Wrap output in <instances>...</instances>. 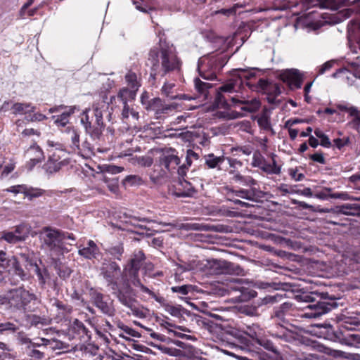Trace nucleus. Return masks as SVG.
<instances>
[{
	"label": "nucleus",
	"mask_w": 360,
	"mask_h": 360,
	"mask_svg": "<svg viewBox=\"0 0 360 360\" xmlns=\"http://www.w3.org/2000/svg\"><path fill=\"white\" fill-rule=\"evenodd\" d=\"M146 65L150 67V79L155 80L157 77H165L170 72H179L182 61L169 46L151 49L148 53Z\"/></svg>",
	"instance_id": "f257e3e1"
},
{
	"label": "nucleus",
	"mask_w": 360,
	"mask_h": 360,
	"mask_svg": "<svg viewBox=\"0 0 360 360\" xmlns=\"http://www.w3.org/2000/svg\"><path fill=\"white\" fill-rule=\"evenodd\" d=\"M178 269H181V271H200L210 275H243L244 271L238 264L218 259L206 260L205 262L198 259H192L188 262L181 261L178 264Z\"/></svg>",
	"instance_id": "f03ea898"
},
{
	"label": "nucleus",
	"mask_w": 360,
	"mask_h": 360,
	"mask_svg": "<svg viewBox=\"0 0 360 360\" xmlns=\"http://www.w3.org/2000/svg\"><path fill=\"white\" fill-rule=\"evenodd\" d=\"M296 299L298 301L308 303L304 309H308L309 311L304 312L302 315V317L304 318H317L338 306L336 300L329 297L328 293L302 292L296 295Z\"/></svg>",
	"instance_id": "7ed1b4c3"
},
{
	"label": "nucleus",
	"mask_w": 360,
	"mask_h": 360,
	"mask_svg": "<svg viewBox=\"0 0 360 360\" xmlns=\"http://www.w3.org/2000/svg\"><path fill=\"white\" fill-rule=\"evenodd\" d=\"M107 109L108 105L105 101H101L94 104L92 110L86 109L82 114L81 123L94 141L100 140L102 136L105 127L103 112Z\"/></svg>",
	"instance_id": "20e7f679"
},
{
	"label": "nucleus",
	"mask_w": 360,
	"mask_h": 360,
	"mask_svg": "<svg viewBox=\"0 0 360 360\" xmlns=\"http://www.w3.org/2000/svg\"><path fill=\"white\" fill-rule=\"evenodd\" d=\"M7 300L9 308L13 311L27 314L37 312L39 309L37 295L23 287L9 290Z\"/></svg>",
	"instance_id": "39448f33"
},
{
	"label": "nucleus",
	"mask_w": 360,
	"mask_h": 360,
	"mask_svg": "<svg viewBox=\"0 0 360 360\" xmlns=\"http://www.w3.org/2000/svg\"><path fill=\"white\" fill-rule=\"evenodd\" d=\"M112 294L117 298L118 301L124 307L128 308L132 314L138 318H146L148 310L144 308L136 300V293L131 287L129 281L117 284V286H112Z\"/></svg>",
	"instance_id": "423d86ee"
},
{
	"label": "nucleus",
	"mask_w": 360,
	"mask_h": 360,
	"mask_svg": "<svg viewBox=\"0 0 360 360\" xmlns=\"http://www.w3.org/2000/svg\"><path fill=\"white\" fill-rule=\"evenodd\" d=\"M145 260L146 256L142 250L135 251L125 269L127 274L133 285L139 288L142 292L149 295L156 302L162 304L165 302V298L142 284L139 277V270L143 266Z\"/></svg>",
	"instance_id": "0eeeda50"
},
{
	"label": "nucleus",
	"mask_w": 360,
	"mask_h": 360,
	"mask_svg": "<svg viewBox=\"0 0 360 360\" xmlns=\"http://www.w3.org/2000/svg\"><path fill=\"white\" fill-rule=\"evenodd\" d=\"M159 165H155L153 172L150 174V179L157 183L160 179L165 176L166 172L173 173L178 170L181 163L178 152L172 148L162 150V153L159 157Z\"/></svg>",
	"instance_id": "6e6552de"
},
{
	"label": "nucleus",
	"mask_w": 360,
	"mask_h": 360,
	"mask_svg": "<svg viewBox=\"0 0 360 360\" xmlns=\"http://www.w3.org/2000/svg\"><path fill=\"white\" fill-rule=\"evenodd\" d=\"M224 190L226 191L225 195L226 198L229 200L232 201L236 205H239L241 207H248L250 205L238 199V198L246 199L252 202H258L264 195V193L263 191L256 188H250L248 189L239 188L238 190H235L232 188L226 187L224 188Z\"/></svg>",
	"instance_id": "1a4fd4ad"
},
{
	"label": "nucleus",
	"mask_w": 360,
	"mask_h": 360,
	"mask_svg": "<svg viewBox=\"0 0 360 360\" xmlns=\"http://www.w3.org/2000/svg\"><path fill=\"white\" fill-rule=\"evenodd\" d=\"M39 238L43 247L51 251L58 252L63 249L66 236L62 231L45 226L39 233Z\"/></svg>",
	"instance_id": "9d476101"
},
{
	"label": "nucleus",
	"mask_w": 360,
	"mask_h": 360,
	"mask_svg": "<svg viewBox=\"0 0 360 360\" xmlns=\"http://www.w3.org/2000/svg\"><path fill=\"white\" fill-rule=\"evenodd\" d=\"M90 300L92 304L98 309L103 314L113 316L115 314V309L113 304V300L109 295L102 293L95 288L89 290Z\"/></svg>",
	"instance_id": "9b49d317"
},
{
	"label": "nucleus",
	"mask_w": 360,
	"mask_h": 360,
	"mask_svg": "<svg viewBox=\"0 0 360 360\" xmlns=\"http://www.w3.org/2000/svg\"><path fill=\"white\" fill-rule=\"evenodd\" d=\"M358 326L356 322L345 321L340 328V342L349 346L360 347V331L356 330Z\"/></svg>",
	"instance_id": "f8f14e48"
},
{
	"label": "nucleus",
	"mask_w": 360,
	"mask_h": 360,
	"mask_svg": "<svg viewBox=\"0 0 360 360\" xmlns=\"http://www.w3.org/2000/svg\"><path fill=\"white\" fill-rule=\"evenodd\" d=\"M270 157L271 158V163L267 162L265 158L259 151H256L253 154L252 165L259 168L266 174H280L281 166L277 165L276 160V155L271 153Z\"/></svg>",
	"instance_id": "ddd939ff"
},
{
	"label": "nucleus",
	"mask_w": 360,
	"mask_h": 360,
	"mask_svg": "<svg viewBox=\"0 0 360 360\" xmlns=\"http://www.w3.org/2000/svg\"><path fill=\"white\" fill-rule=\"evenodd\" d=\"M22 342L25 345L24 353L30 360H42L46 356V350L39 338L34 341L29 338H22Z\"/></svg>",
	"instance_id": "4468645a"
},
{
	"label": "nucleus",
	"mask_w": 360,
	"mask_h": 360,
	"mask_svg": "<svg viewBox=\"0 0 360 360\" xmlns=\"http://www.w3.org/2000/svg\"><path fill=\"white\" fill-rule=\"evenodd\" d=\"M100 273L107 281L108 285H111V287L117 286V284H118L117 280L121 273L120 267L117 262L111 259H104L100 267Z\"/></svg>",
	"instance_id": "2eb2a0df"
},
{
	"label": "nucleus",
	"mask_w": 360,
	"mask_h": 360,
	"mask_svg": "<svg viewBox=\"0 0 360 360\" xmlns=\"http://www.w3.org/2000/svg\"><path fill=\"white\" fill-rule=\"evenodd\" d=\"M278 78L285 83L290 90L300 89L304 82V75L297 69H286L283 70Z\"/></svg>",
	"instance_id": "dca6fc26"
},
{
	"label": "nucleus",
	"mask_w": 360,
	"mask_h": 360,
	"mask_svg": "<svg viewBox=\"0 0 360 360\" xmlns=\"http://www.w3.org/2000/svg\"><path fill=\"white\" fill-rule=\"evenodd\" d=\"M248 84L252 91L263 92L271 96H276L281 93L278 84L270 82L264 78H260L256 84L248 83Z\"/></svg>",
	"instance_id": "f3484780"
},
{
	"label": "nucleus",
	"mask_w": 360,
	"mask_h": 360,
	"mask_svg": "<svg viewBox=\"0 0 360 360\" xmlns=\"http://www.w3.org/2000/svg\"><path fill=\"white\" fill-rule=\"evenodd\" d=\"M198 191L192 184L180 177L179 180L173 186L172 193L176 197H191L197 193Z\"/></svg>",
	"instance_id": "a211bd4d"
},
{
	"label": "nucleus",
	"mask_w": 360,
	"mask_h": 360,
	"mask_svg": "<svg viewBox=\"0 0 360 360\" xmlns=\"http://www.w3.org/2000/svg\"><path fill=\"white\" fill-rule=\"evenodd\" d=\"M78 254L88 260L99 261L102 259L103 253L97 244L92 240H89L85 246H80Z\"/></svg>",
	"instance_id": "6ab92c4d"
},
{
	"label": "nucleus",
	"mask_w": 360,
	"mask_h": 360,
	"mask_svg": "<svg viewBox=\"0 0 360 360\" xmlns=\"http://www.w3.org/2000/svg\"><path fill=\"white\" fill-rule=\"evenodd\" d=\"M39 342L44 345L46 352H56L60 354L69 350V345L56 339L39 338Z\"/></svg>",
	"instance_id": "aec40b11"
},
{
	"label": "nucleus",
	"mask_w": 360,
	"mask_h": 360,
	"mask_svg": "<svg viewBox=\"0 0 360 360\" xmlns=\"http://www.w3.org/2000/svg\"><path fill=\"white\" fill-rule=\"evenodd\" d=\"M58 193H62L63 192L56 190L46 191L38 187L29 186L26 185L24 197L25 198H27L30 201H32L35 198H38L44 195L51 197L53 195H58Z\"/></svg>",
	"instance_id": "412c9836"
},
{
	"label": "nucleus",
	"mask_w": 360,
	"mask_h": 360,
	"mask_svg": "<svg viewBox=\"0 0 360 360\" xmlns=\"http://www.w3.org/2000/svg\"><path fill=\"white\" fill-rule=\"evenodd\" d=\"M53 306L56 309V319L59 321H69L71 319L73 312V307L62 301L56 300Z\"/></svg>",
	"instance_id": "4be33fe9"
},
{
	"label": "nucleus",
	"mask_w": 360,
	"mask_h": 360,
	"mask_svg": "<svg viewBox=\"0 0 360 360\" xmlns=\"http://www.w3.org/2000/svg\"><path fill=\"white\" fill-rule=\"evenodd\" d=\"M20 257L23 261L27 262L28 264L34 267V271L37 274L39 283L41 285H45L46 281L50 279V274L48 269L45 266L41 268L37 264H33L32 260L30 259L29 255L25 253H21Z\"/></svg>",
	"instance_id": "5701e85b"
},
{
	"label": "nucleus",
	"mask_w": 360,
	"mask_h": 360,
	"mask_svg": "<svg viewBox=\"0 0 360 360\" xmlns=\"http://www.w3.org/2000/svg\"><path fill=\"white\" fill-rule=\"evenodd\" d=\"M76 110H79V108L77 106H69L68 108H65V110L63 111L60 115L53 116L52 120H53L54 124L57 127L63 130V129L69 124L70 116L73 115Z\"/></svg>",
	"instance_id": "b1692460"
},
{
	"label": "nucleus",
	"mask_w": 360,
	"mask_h": 360,
	"mask_svg": "<svg viewBox=\"0 0 360 360\" xmlns=\"http://www.w3.org/2000/svg\"><path fill=\"white\" fill-rule=\"evenodd\" d=\"M66 131L68 136L67 139L69 142V146L70 149L72 152L80 153L81 147L79 132L72 126L67 127Z\"/></svg>",
	"instance_id": "393cba45"
},
{
	"label": "nucleus",
	"mask_w": 360,
	"mask_h": 360,
	"mask_svg": "<svg viewBox=\"0 0 360 360\" xmlns=\"http://www.w3.org/2000/svg\"><path fill=\"white\" fill-rule=\"evenodd\" d=\"M232 72L233 76L236 77L238 85H242L245 83L246 86L250 89V86L248 84H253L251 79H255L256 77V74L252 70L235 69L233 70Z\"/></svg>",
	"instance_id": "a878e982"
},
{
	"label": "nucleus",
	"mask_w": 360,
	"mask_h": 360,
	"mask_svg": "<svg viewBox=\"0 0 360 360\" xmlns=\"http://www.w3.org/2000/svg\"><path fill=\"white\" fill-rule=\"evenodd\" d=\"M72 331L79 336V338L86 342L90 340L91 333L81 321L75 319L70 325Z\"/></svg>",
	"instance_id": "bb28decb"
},
{
	"label": "nucleus",
	"mask_w": 360,
	"mask_h": 360,
	"mask_svg": "<svg viewBox=\"0 0 360 360\" xmlns=\"http://www.w3.org/2000/svg\"><path fill=\"white\" fill-rule=\"evenodd\" d=\"M145 108L147 110L155 111L158 118L160 117L161 114L167 113L171 110L169 107L163 105L162 101L160 98L150 99Z\"/></svg>",
	"instance_id": "cd10ccee"
},
{
	"label": "nucleus",
	"mask_w": 360,
	"mask_h": 360,
	"mask_svg": "<svg viewBox=\"0 0 360 360\" xmlns=\"http://www.w3.org/2000/svg\"><path fill=\"white\" fill-rule=\"evenodd\" d=\"M314 6H319L321 8H329L333 11L348 6L350 0H316Z\"/></svg>",
	"instance_id": "c85d7f7f"
},
{
	"label": "nucleus",
	"mask_w": 360,
	"mask_h": 360,
	"mask_svg": "<svg viewBox=\"0 0 360 360\" xmlns=\"http://www.w3.org/2000/svg\"><path fill=\"white\" fill-rule=\"evenodd\" d=\"M136 92L134 90H131L128 87H123L120 89L117 93V97L112 96L110 98L111 103L116 98L121 101L122 105H126L128 101H134L136 98Z\"/></svg>",
	"instance_id": "c756f323"
},
{
	"label": "nucleus",
	"mask_w": 360,
	"mask_h": 360,
	"mask_svg": "<svg viewBox=\"0 0 360 360\" xmlns=\"http://www.w3.org/2000/svg\"><path fill=\"white\" fill-rule=\"evenodd\" d=\"M226 160L224 155L216 156L214 153H209L205 155V165L209 169H217L221 170V165Z\"/></svg>",
	"instance_id": "7c9ffc66"
},
{
	"label": "nucleus",
	"mask_w": 360,
	"mask_h": 360,
	"mask_svg": "<svg viewBox=\"0 0 360 360\" xmlns=\"http://www.w3.org/2000/svg\"><path fill=\"white\" fill-rule=\"evenodd\" d=\"M194 86L198 94L197 97H202L205 100L208 98L209 89L213 87L212 84L202 82L198 77L195 78Z\"/></svg>",
	"instance_id": "2f4dec72"
},
{
	"label": "nucleus",
	"mask_w": 360,
	"mask_h": 360,
	"mask_svg": "<svg viewBox=\"0 0 360 360\" xmlns=\"http://www.w3.org/2000/svg\"><path fill=\"white\" fill-rule=\"evenodd\" d=\"M19 257H20V254L19 255ZM21 259L22 262H24L21 257H17L15 256H13L12 259H10L12 267L14 271V274L18 276L22 281H25L28 279L30 277L29 273L23 269L22 267V265L20 264Z\"/></svg>",
	"instance_id": "473e14b6"
},
{
	"label": "nucleus",
	"mask_w": 360,
	"mask_h": 360,
	"mask_svg": "<svg viewBox=\"0 0 360 360\" xmlns=\"http://www.w3.org/2000/svg\"><path fill=\"white\" fill-rule=\"evenodd\" d=\"M231 101L233 103H241L243 105L240 107L241 110L249 112H253L257 110L259 108L260 103L259 101H257L256 99H253L251 101H240L236 97H231Z\"/></svg>",
	"instance_id": "72a5a7b5"
},
{
	"label": "nucleus",
	"mask_w": 360,
	"mask_h": 360,
	"mask_svg": "<svg viewBox=\"0 0 360 360\" xmlns=\"http://www.w3.org/2000/svg\"><path fill=\"white\" fill-rule=\"evenodd\" d=\"M124 79L128 88L134 90L137 93L141 86V78H138L137 75L134 72L129 70L125 75Z\"/></svg>",
	"instance_id": "f704fd0d"
},
{
	"label": "nucleus",
	"mask_w": 360,
	"mask_h": 360,
	"mask_svg": "<svg viewBox=\"0 0 360 360\" xmlns=\"http://www.w3.org/2000/svg\"><path fill=\"white\" fill-rule=\"evenodd\" d=\"M292 304L290 302H285L281 305L274 308L272 316L283 320L285 316L289 314L292 309Z\"/></svg>",
	"instance_id": "c9c22d12"
},
{
	"label": "nucleus",
	"mask_w": 360,
	"mask_h": 360,
	"mask_svg": "<svg viewBox=\"0 0 360 360\" xmlns=\"http://www.w3.org/2000/svg\"><path fill=\"white\" fill-rule=\"evenodd\" d=\"M232 180L238 183L243 186H250V188H255L254 186L257 184V181L250 176H244L239 173L235 174L232 177Z\"/></svg>",
	"instance_id": "e433bc0d"
},
{
	"label": "nucleus",
	"mask_w": 360,
	"mask_h": 360,
	"mask_svg": "<svg viewBox=\"0 0 360 360\" xmlns=\"http://www.w3.org/2000/svg\"><path fill=\"white\" fill-rule=\"evenodd\" d=\"M228 59L226 56H221L218 58H212L208 61V65L211 67L212 74L215 75L217 72L220 71L223 67L226 64Z\"/></svg>",
	"instance_id": "4c0bfd02"
},
{
	"label": "nucleus",
	"mask_w": 360,
	"mask_h": 360,
	"mask_svg": "<svg viewBox=\"0 0 360 360\" xmlns=\"http://www.w3.org/2000/svg\"><path fill=\"white\" fill-rule=\"evenodd\" d=\"M11 109L14 115L33 112L35 110L34 106H32L30 103H15Z\"/></svg>",
	"instance_id": "58836bf2"
},
{
	"label": "nucleus",
	"mask_w": 360,
	"mask_h": 360,
	"mask_svg": "<svg viewBox=\"0 0 360 360\" xmlns=\"http://www.w3.org/2000/svg\"><path fill=\"white\" fill-rule=\"evenodd\" d=\"M174 87V84H172V83H165L164 85L162 86V94H164L165 96H166L168 98H176V96H173L172 94V89ZM178 98H179L180 99H188V100H190L192 98L191 97H189L187 95L183 94H180L179 96H177Z\"/></svg>",
	"instance_id": "ea45409f"
},
{
	"label": "nucleus",
	"mask_w": 360,
	"mask_h": 360,
	"mask_svg": "<svg viewBox=\"0 0 360 360\" xmlns=\"http://www.w3.org/2000/svg\"><path fill=\"white\" fill-rule=\"evenodd\" d=\"M63 166L58 162L48 158L47 161L43 165V169L46 173L53 174L58 172Z\"/></svg>",
	"instance_id": "a19ab883"
},
{
	"label": "nucleus",
	"mask_w": 360,
	"mask_h": 360,
	"mask_svg": "<svg viewBox=\"0 0 360 360\" xmlns=\"http://www.w3.org/2000/svg\"><path fill=\"white\" fill-rule=\"evenodd\" d=\"M65 153L62 150H54L51 155L49 157V158L51 159L52 160L58 162L60 165L63 166H66L69 164V161L64 158L63 156H65Z\"/></svg>",
	"instance_id": "79ce46f5"
},
{
	"label": "nucleus",
	"mask_w": 360,
	"mask_h": 360,
	"mask_svg": "<svg viewBox=\"0 0 360 360\" xmlns=\"http://www.w3.org/2000/svg\"><path fill=\"white\" fill-rule=\"evenodd\" d=\"M257 343L260 346L263 347L265 349L273 352L275 354H278V351L276 346H274V343L264 338H257Z\"/></svg>",
	"instance_id": "37998d69"
},
{
	"label": "nucleus",
	"mask_w": 360,
	"mask_h": 360,
	"mask_svg": "<svg viewBox=\"0 0 360 360\" xmlns=\"http://www.w3.org/2000/svg\"><path fill=\"white\" fill-rule=\"evenodd\" d=\"M1 239L4 240L9 243H16L24 240V237L17 236L14 232H4Z\"/></svg>",
	"instance_id": "c03bdc74"
},
{
	"label": "nucleus",
	"mask_w": 360,
	"mask_h": 360,
	"mask_svg": "<svg viewBox=\"0 0 360 360\" xmlns=\"http://www.w3.org/2000/svg\"><path fill=\"white\" fill-rule=\"evenodd\" d=\"M26 319L29 323L32 326H37L39 324H43L45 319L41 317L39 315L34 314L32 313L24 314Z\"/></svg>",
	"instance_id": "a18cd8bd"
},
{
	"label": "nucleus",
	"mask_w": 360,
	"mask_h": 360,
	"mask_svg": "<svg viewBox=\"0 0 360 360\" xmlns=\"http://www.w3.org/2000/svg\"><path fill=\"white\" fill-rule=\"evenodd\" d=\"M238 80L236 79L235 80H230L226 84L221 85L218 91L221 93H232L236 91V86L238 85Z\"/></svg>",
	"instance_id": "49530a36"
},
{
	"label": "nucleus",
	"mask_w": 360,
	"mask_h": 360,
	"mask_svg": "<svg viewBox=\"0 0 360 360\" xmlns=\"http://www.w3.org/2000/svg\"><path fill=\"white\" fill-rule=\"evenodd\" d=\"M241 292L240 295L238 296V300L240 302H245L250 300L252 297H254L256 295V292L252 290H249L248 288L242 287L240 289Z\"/></svg>",
	"instance_id": "de8ad7c7"
},
{
	"label": "nucleus",
	"mask_w": 360,
	"mask_h": 360,
	"mask_svg": "<svg viewBox=\"0 0 360 360\" xmlns=\"http://www.w3.org/2000/svg\"><path fill=\"white\" fill-rule=\"evenodd\" d=\"M108 252L114 259L121 260L122 254L124 253V248L122 245H115L110 248Z\"/></svg>",
	"instance_id": "09e8293b"
},
{
	"label": "nucleus",
	"mask_w": 360,
	"mask_h": 360,
	"mask_svg": "<svg viewBox=\"0 0 360 360\" xmlns=\"http://www.w3.org/2000/svg\"><path fill=\"white\" fill-rule=\"evenodd\" d=\"M231 152L233 155H237L240 153L250 155L252 152V148L250 146H236L231 148Z\"/></svg>",
	"instance_id": "8fccbe9b"
},
{
	"label": "nucleus",
	"mask_w": 360,
	"mask_h": 360,
	"mask_svg": "<svg viewBox=\"0 0 360 360\" xmlns=\"http://www.w3.org/2000/svg\"><path fill=\"white\" fill-rule=\"evenodd\" d=\"M165 309L167 312H168L170 315L179 318L182 316V308L180 306H174L171 304H167L165 307Z\"/></svg>",
	"instance_id": "3c124183"
},
{
	"label": "nucleus",
	"mask_w": 360,
	"mask_h": 360,
	"mask_svg": "<svg viewBox=\"0 0 360 360\" xmlns=\"http://www.w3.org/2000/svg\"><path fill=\"white\" fill-rule=\"evenodd\" d=\"M56 269H57L58 274L59 277L63 279H65L66 278H68L72 273L71 269L69 267H68L66 265L63 264H59L56 265Z\"/></svg>",
	"instance_id": "603ef678"
},
{
	"label": "nucleus",
	"mask_w": 360,
	"mask_h": 360,
	"mask_svg": "<svg viewBox=\"0 0 360 360\" xmlns=\"http://www.w3.org/2000/svg\"><path fill=\"white\" fill-rule=\"evenodd\" d=\"M257 122L259 127L264 130H269L271 127L270 119L265 114H263L259 117H258Z\"/></svg>",
	"instance_id": "864d4df0"
},
{
	"label": "nucleus",
	"mask_w": 360,
	"mask_h": 360,
	"mask_svg": "<svg viewBox=\"0 0 360 360\" xmlns=\"http://www.w3.org/2000/svg\"><path fill=\"white\" fill-rule=\"evenodd\" d=\"M143 182L141 177L138 175H129L124 179V184L129 186L140 185Z\"/></svg>",
	"instance_id": "5fc2aeb1"
},
{
	"label": "nucleus",
	"mask_w": 360,
	"mask_h": 360,
	"mask_svg": "<svg viewBox=\"0 0 360 360\" xmlns=\"http://www.w3.org/2000/svg\"><path fill=\"white\" fill-rule=\"evenodd\" d=\"M191 164L192 159L186 156V163H184L181 165H179V167H178L177 174H179V177H184L186 175L188 167L191 165Z\"/></svg>",
	"instance_id": "6e6d98bb"
},
{
	"label": "nucleus",
	"mask_w": 360,
	"mask_h": 360,
	"mask_svg": "<svg viewBox=\"0 0 360 360\" xmlns=\"http://www.w3.org/2000/svg\"><path fill=\"white\" fill-rule=\"evenodd\" d=\"M350 143L349 137H343L342 139L337 138L333 140V146L338 150H342L345 146Z\"/></svg>",
	"instance_id": "4d7b16f0"
},
{
	"label": "nucleus",
	"mask_w": 360,
	"mask_h": 360,
	"mask_svg": "<svg viewBox=\"0 0 360 360\" xmlns=\"http://www.w3.org/2000/svg\"><path fill=\"white\" fill-rule=\"evenodd\" d=\"M226 160H227L230 167V174H234L236 169L243 166L242 162L238 160L237 159L226 157Z\"/></svg>",
	"instance_id": "13d9d810"
},
{
	"label": "nucleus",
	"mask_w": 360,
	"mask_h": 360,
	"mask_svg": "<svg viewBox=\"0 0 360 360\" xmlns=\"http://www.w3.org/2000/svg\"><path fill=\"white\" fill-rule=\"evenodd\" d=\"M338 108L341 111L347 112L352 118H355L356 115H358L360 112V110H359L357 108L354 106L347 107L344 105H338Z\"/></svg>",
	"instance_id": "bf43d9fd"
},
{
	"label": "nucleus",
	"mask_w": 360,
	"mask_h": 360,
	"mask_svg": "<svg viewBox=\"0 0 360 360\" xmlns=\"http://www.w3.org/2000/svg\"><path fill=\"white\" fill-rule=\"evenodd\" d=\"M119 328H120L126 335H128L131 337H140V334L139 332L136 331L133 328L129 327L128 326L124 324V323H119L118 324Z\"/></svg>",
	"instance_id": "052dcab7"
},
{
	"label": "nucleus",
	"mask_w": 360,
	"mask_h": 360,
	"mask_svg": "<svg viewBox=\"0 0 360 360\" xmlns=\"http://www.w3.org/2000/svg\"><path fill=\"white\" fill-rule=\"evenodd\" d=\"M11 260L7 256V253L4 250H0V269H6L10 265Z\"/></svg>",
	"instance_id": "680f3d73"
},
{
	"label": "nucleus",
	"mask_w": 360,
	"mask_h": 360,
	"mask_svg": "<svg viewBox=\"0 0 360 360\" xmlns=\"http://www.w3.org/2000/svg\"><path fill=\"white\" fill-rule=\"evenodd\" d=\"M29 232V229L27 225L22 224L18 225L15 227L14 233L17 234V236H20L24 237V240L26 237H27Z\"/></svg>",
	"instance_id": "e2e57ef3"
},
{
	"label": "nucleus",
	"mask_w": 360,
	"mask_h": 360,
	"mask_svg": "<svg viewBox=\"0 0 360 360\" xmlns=\"http://www.w3.org/2000/svg\"><path fill=\"white\" fill-rule=\"evenodd\" d=\"M248 328H250L248 332L249 335L256 341L257 338H262L260 331L261 328L258 325L253 324L251 327H248Z\"/></svg>",
	"instance_id": "0e129e2a"
},
{
	"label": "nucleus",
	"mask_w": 360,
	"mask_h": 360,
	"mask_svg": "<svg viewBox=\"0 0 360 360\" xmlns=\"http://www.w3.org/2000/svg\"><path fill=\"white\" fill-rule=\"evenodd\" d=\"M173 292H176L182 295H186L191 290V285H184L181 286H173L171 288Z\"/></svg>",
	"instance_id": "69168bd1"
},
{
	"label": "nucleus",
	"mask_w": 360,
	"mask_h": 360,
	"mask_svg": "<svg viewBox=\"0 0 360 360\" xmlns=\"http://www.w3.org/2000/svg\"><path fill=\"white\" fill-rule=\"evenodd\" d=\"M26 184L15 185L10 186L6 189V191L13 193L14 194L22 193L25 195Z\"/></svg>",
	"instance_id": "338daca9"
},
{
	"label": "nucleus",
	"mask_w": 360,
	"mask_h": 360,
	"mask_svg": "<svg viewBox=\"0 0 360 360\" xmlns=\"http://www.w3.org/2000/svg\"><path fill=\"white\" fill-rule=\"evenodd\" d=\"M351 127L360 134V111L355 118H352L349 122Z\"/></svg>",
	"instance_id": "774afa93"
}]
</instances>
